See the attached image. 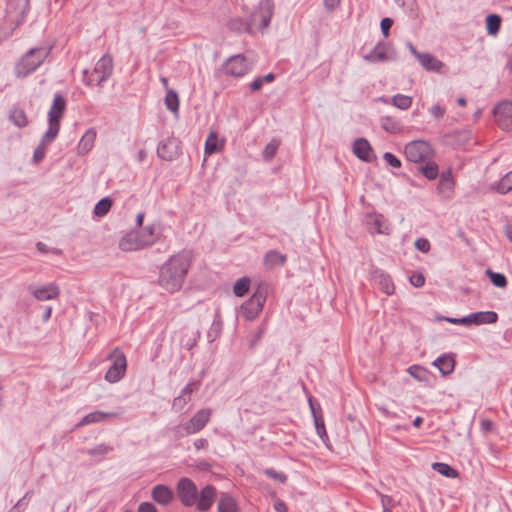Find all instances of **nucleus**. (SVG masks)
<instances>
[{"label": "nucleus", "instance_id": "nucleus-57", "mask_svg": "<svg viewBox=\"0 0 512 512\" xmlns=\"http://www.w3.org/2000/svg\"><path fill=\"white\" fill-rule=\"evenodd\" d=\"M393 25V20L389 17H385L380 22V28L383 36L386 38L389 36L390 29Z\"/></svg>", "mask_w": 512, "mask_h": 512}, {"label": "nucleus", "instance_id": "nucleus-27", "mask_svg": "<svg viewBox=\"0 0 512 512\" xmlns=\"http://www.w3.org/2000/svg\"><path fill=\"white\" fill-rule=\"evenodd\" d=\"M433 365L438 368L442 375L446 376L453 372L455 361L449 355H441L434 360Z\"/></svg>", "mask_w": 512, "mask_h": 512}, {"label": "nucleus", "instance_id": "nucleus-26", "mask_svg": "<svg viewBox=\"0 0 512 512\" xmlns=\"http://www.w3.org/2000/svg\"><path fill=\"white\" fill-rule=\"evenodd\" d=\"M420 64L428 71L439 72L443 67V63L430 53L417 55Z\"/></svg>", "mask_w": 512, "mask_h": 512}, {"label": "nucleus", "instance_id": "nucleus-34", "mask_svg": "<svg viewBox=\"0 0 512 512\" xmlns=\"http://www.w3.org/2000/svg\"><path fill=\"white\" fill-rule=\"evenodd\" d=\"M200 336H201V333L199 330H195V331L186 330L183 332V335L181 336L180 344L182 347L186 348L187 350H191L196 345Z\"/></svg>", "mask_w": 512, "mask_h": 512}, {"label": "nucleus", "instance_id": "nucleus-33", "mask_svg": "<svg viewBox=\"0 0 512 512\" xmlns=\"http://www.w3.org/2000/svg\"><path fill=\"white\" fill-rule=\"evenodd\" d=\"M375 279L378 283L380 290L383 291L385 294L392 295L394 293L395 286L393 284L391 277L388 274L381 272L375 276Z\"/></svg>", "mask_w": 512, "mask_h": 512}, {"label": "nucleus", "instance_id": "nucleus-61", "mask_svg": "<svg viewBox=\"0 0 512 512\" xmlns=\"http://www.w3.org/2000/svg\"><path fill=\"white\" fill-rule=\"evenodd\" d=\"M272 496L275 498L274 509L277 512H288L286 503L283 500L277 498L276 493H273Z\"/></svg>", "mask_w": 512, "mask_h": 512}, {"label": "nucleus", "instance_id": "nucleus-56", "mask_svg": "<svg viewBox=\"0 0 512 512\" xmlns=\"http://www.w3.org/2000/svg\"><path fill=\"white\" fill-rule=\"evenodd\" d=\"M383 159L386 161V163L394 168H400L401 167V161L391 152H385L383 155Z\"/></svg>", "mask_w": 512, "mask_h": 512}, {"label": "nucleus", "instance_id": "nucleus-47", "mask_svg": "<svg viewBox=\"0 0 512 512\" xmlns=\"http://www.w3.org/2000/svg\"><path fill=\"white\" fill-rule=\"evenodd\" d=\"M497 192L500 194H506L512 190V171L506 173L496 186Z\"/></svg>", "mask_w": 512, "mask_h": 512}, {"label": "nucleus", "instance_id": "nucleus-12", "mask_svg": "<svg viewBox=\"0 0 512 512\" xmlns=\"http://www.w3.org/2000/svg\"><path fill=\"white\" fill-rule=\"evenodd\" d=\"M498 320V314L494 311H479L471 313L462 318L463 325H482V324H493Z\"/></svg>", "mask_w": 512, "mask_h": 512}, {"label": "nucleus", "instance_id": "nucleus-18", "mask_svg": "<svg viewBox=\"0 0 512 512\" xmlns=\"http://www.w3.org/2000/svg\"><path fill=\"white\" fill-rule=\"evenodd\" d=\"M66 99L59 93H55L52 105L48 112V122H58L62 119L66 109Z\"/></svg>", "mask_w": 512, "mask_h": 512}, {"label": "nucleus", "instance_id": "nucleus-22", "mask_svg": "<svg viewBox=\"0 0 512 512\" xmlns=\"http://www.w3.org/2000/svg\"><path fill=\"white\" fill-rule=\"evenodd\" d=\"M363 59L370 63L387 61L388 56L386 44L384 42H378L369 53L363 55Z\"/></svg>", "mask_w": 512, "mask_h": 512}, {"label": "nucleus", "instance_id": "nucleus-35", "mask_svg": "<svg viewBox=\"0 0 512 512\" xmlns=\"http://www.w3.org/2000/svg\"><path fill=\"white\" fill-rule=\"evenodd\" d=\"M309 405H310L311 412H312V415L314 418V423H315V428H316L317 434L319 435V437L322 440H324L325 438L327 439L328 435H327V432L325 429L324 419H323L322 415L318 414L316 412V409H315L311 399L309 400Z\"/></svg>", "mask_w": 512, "mask_h": 512}, {"label": "nucleus", "instance_id": "nucleus-39", "mask_svg": "<svg viewBox=\"0 0 512 512\" xmlns=\"http://www.w3.org/2000/svg\"><path fill=\"white\" fill-rule=\"evenodd\" d=\"M419 170L428 180H434L439 175L438 165L433 161H427L419 167Z\"/></svg>", "mask_w": 512, "mask_h": 512}, {"label": "nucleus", "instance_id": "nucleus-23", "mask_svg": "<svg viewBox=\"0 0 512 512\" xmlns=\"http://www.w3.org/2000/svg\"><path fill=\"white\" fill-rule=\"evenodd\" d=\"M454 187V179L451 170H447L441 173L439 183L437 185V191L443 197H449Z\"/></svg>", "mask_w": 512, "mask_h": 512}, {"label": "nucleus", "instance_id": "nucleus-24", "mask_svg": "<svg viewBox=\"0 0 512 512\" xmlns=\"http://www.w3.org/2000/svg\"><path fill=\"white\" fill-rule=\"evenodd\" d=\"M137 232L145 248L152 246L159 240L157 226L155 224L147 225L146 227Z\"/></svg>", "mask_w": 512, "mask_h": 512}, {"label": "nucleus", "instance_id": "nucleus-3", "mask_svg": "<svg viewBox=\"0 0 512 512\" xmlns=\"http://www.w3.org/2000/svg\"><path fill=\"white\" fill-rule=\"evenodd\" d=\"M51 52V47H36L27 51L17 62L15 74L24 78L36 71L46 60Z\"/></svg>", "mask_w": 512, "mask_h": 512}, {"label": "nucleus", "instance_id": "nucleus-16", "mask_svg": "<svg viewBox=\"0 0 512 512\" xmlns=\"http://www.w3.org/2000/svg\"><path fill=\"white\" fill-rule=\"evenodd\" d=\"M30 0H9L7 3V12L10 15H15L16 24L19 25L25 19L29 11Z\"/></svg>", "mask_w": 512, "mask_h": 512}, {"label": "nucleus", "instance_id": "nucleus-40", "mask_svg": "<svg viewBox=\"0 0 512 512\" xmlns=\"http://www.w3.org/2000/svg\"><path fill=\"white\" fill-rule=\"evenodd\" d=\"M219 512H237V506L232 497L223 495L218 502Z\"/></svg>", "mask_w": 512, "mask_h": 512}, {"label": "nucleus", "instance_id": "nucleus-43", "mask_svg": "<svg viewBox=\"0 0 512 512\" xmlns=\"http://www.w3.org/2000/svg\"><path fill=\"white\" fill-rule=\"evenodd\" d=\"M165 104L167 109H169L171 112L177 113L179 109V98L178 94L172 90L167 89L166 96H165Z\"/></svg>", "mask_w": 512, "mask_h": 512}, {"label": "nucleus", "instance_id": "nucleus-21", "mask_svg": "<svg viewBox=\"0 0 512 512\" xmlns=\"http://www.w3.org/2000/svg\"><path fill=\"white\" fill-rule=\"evenodd\" d=\"M152 498L161 505L169 504L173 499V491L166 485H156L152 489Z\"/></svg>", "mask_w": 512, "mask_h": 512}, {"label": "nucleus", "instance_id": "nucleus-60", "mask_svg": "<svg viewBox=\"0 0 512 512\" xmlns=\"http://www.w3.org/2000/svg\"><path fill=\"white\" fill-rule=\"evenodd\" d=\"M430 114L437 120L443 118L445 114V109L441 107L439 104H435L430 108Z\"/></svg>", "mask_w": 512, "mask_h": 512}, {"label": "nucleus", "instance_id": "nucleus-30", "mask_svg": "<svg viewBox=\"0 0 512 512\" xmlns=\"http://www.w3.org/2000/svg\"><path fill=\"white\" fill-rule=\"evenodd\" d=\"M117 414L114 412H101V411H94L87 415H85L82 420L79 422L78 426H84L92 423H97L105 420L106 418L115 417Z\"/></svg>", "mask_w": 512, "mask_h": 512}, {"label": "nucleus", "instance_id": "nucleus-52", "mask_svg": "<svg viewBox=\"0 0 512 512\" xmlns=\"http://www.w3.org/2000/svg\"><path fill=\"white\" fill-rule=\"evenodd\" d=\"M264 473L269 477L274 479L275 481H278L282 484H284L287 481V475L283 472H278L274 470L273 468H267L264 470Z\"/></svg>", "mask_w": 512, "mask_h": 512}, {"label": "nucleus", "instance_id": "nucleus-20", "mask_svg": "<svg viewBox=\"0 0 512 512\" xmlns=\"http://www.w3.org/2000/svg\"><path fill=\"white\" fill-rule=\"evenodd\" d=\"M353 152L364 162H372L374 159L370 143L365 138H358L354 141Z\"/></svg>", "mask_w": 512, "mask_h": 512}, {"label": "nucleus", "instance_id": "nucleus-14", "mask_svg": "<svg viewBox=\"0 0 512 512\" xmlns=\"http://www.w3.org/2000/svg\"><path fill=\"white\" fill-rule=\"evenodd\" d=\"M200 387L199 381H191L189 382L182 390L179 396L174 398L172 403V408L179 412L184 409L186 404L191 400V394L195 391H198Z\"/></svg>", "mask_w": 512, "mask_h": 512}, {"label": "nucleus", "instance_id": "nucleus-45", "mask_svg": "<svg viewBox=\"0 0 512 512\" xmlns=\"http://www.w3.org/2000/svg\"><path fill=\"white\" fill-rule=\"evenodd\" d=\"M112 200L109 197L102 198L94 207V214L98 217L105 216L112 207Z\"/></svg>", "mask_w": 512, "mask_h": 512}, {"label": "nucleus", "instance_id": "nucleus-62", "mask_svg": "<svg viewBox=\"0 0 512 512\" xmlns=\"http://www.w3.org/2000/svg\"><path fill=\"white\" fill-rule=\"evenodd\" d=\"M480 428L481 430L484 432V433H490L493 431V428H494V423L492 420L490 419H482L480 421Z\"/></svg>", "mask_w": 512, "mask_h": 512}, {"label": "nucleus", "instance_id": "nucleus-28", "mask_svg": "<svg viewBox=\"0 0 512 512\" xmlns=\"http://www.w3.org/2000/svg\"><path fill=\"white\" fill-rule=\"evenodd\" d=\"M286 261V255L276 250H270L264 256V264L268 268L281 267L286 263Z\"/></svg>", "mask_w": 512, "mask_h": 512}, {"label": "nucleus", "instance_id": "nucleus-63", "mask_svg": "<svg viewBox=\"0 0 512 512\" xmlns=\"http://www.w3.org/2000/svg\"><path fill=\"white\" fill-rule=\"evenodd\" d=\"M138 512H157L154 504L150 502H143L138 507Z\"/></svg>", "mask_w": 512, "mask_h": 512}, {"label": "nucleus", "instance_id": "nucleus-31", "mask_svg": "<svg viewBox=\"0 0 512 512\" xmlns=\"http://www.w3.org/2000/svg\"><path fill=\"white\" fill-rule=\"evenodd\" d=\"M381 127L388 133L397 134L402 131L401 122L392 116H382L380 118Z\"/></svg>", "mask_w": 512, "mask_h": 512}, {"label": "nucleus", "instance_id": "nucleus-29", "mask_svg": "<svg viewBox=\"0 0 512 512\" xmlns=\"http://www.w3.org/2000/svg\"><path fill=\"white\" fill-rule=\"evenodd\" d=\"M9 120L18 128H24L29 124L25 111L16 106L9 111Z\"/></svg>", "mask_w": 512, "mask_h": 512}, {"label": "nucleus", "instance_id": "nucleus-38", "mask_svg": "<svg viewBox=\"0 0 512 512\" xmlns=\"http://www.w3.org/2000/svg\"><path fill=\"white\" fill-rule=\"evenodd\" d=\"M501 26V17L497 14H489L486 17V29L489 35H496Z\"/></svg>", "mask_w": 512, "mask_h": 512}, {"label": "nucleus", "instance_id": "nucleus-53", "mask_svg": "<svg viewBox=\"0 0 512 512\" xmlns=\"http://www.w3.org/2000/svg\"><path fill=\"white\" fill-rule=\"evenodd\" d=\"M409 281L414 287L420 288L425 284V277L421 272H414Z\"/></svg>", "mask_w": 512, "mask_h": 512}, {"label": "nucleus", "instance_id": "nucleus-17", "mask_svg": "<svg viewBox=\"0 0 512 512\" xmlns=\"http://www.w3.org/2000/svg\"><path fill=\"white\" fill-rule=\"evenodd\" d=\"M119 248L124 252H131L144 249L143 242L135 230L127 232L119 241Z\"/></svg>", "mask_w": 512, "mask_h": 512}, {"label": "nucleus", "instance_id": "nucleus-7", "mask_svg": "<svg viewBox=\"0 0 512 512\" xmlns=\"http://www.w3.org/2000/svg\"><path fill=\"white\" fill-rule=\"evenodd\" d=\"M177 494L184 506L191 507L197 502L198 489L191 479L183 477L178 481Z\"/></svg>", "mask_w": 512, "mask_h": 512}, {"label": "nucleus", "instance_id": "nucleus-58", "mask_svg": "<svg viewBox=\"0 0 512 512\" xmlns=\"http://www.w3.org/2000/svg\"><path fill=\"white\" fill-rule=\"evenodd\" d=\"M83 82L85 85L91 86V85H98V75H92V71L85 69L83 71Z\"/></svg>", "mask_w": 512, "mask_h": 512}, {"label": "nucleus", "instance_id": "nucleus-13", "mask_svg": "<svg viewBox=\"0 0 512 512\" xmlns=\"http://www.w3.org/2000/svg\"><path fill=\"white\" fill-rule=\"evenodd\" d=\"M28 290L39 301L53 300L60 294L59 287L54 283L41 287L30 285Z\"/></svg>", "mask_w": 512, "mask_h": 512}, {"label": "nucleus", "instance_id": "nucleus-25", "mask_svg": "<svg viewBox=\"0 0 512 512\" xmlns=\"http://www.w3.org/2000/svg\"><path fill=\"white\" fill-rule=\"evenodd\" d=\"M96 139V131L93 128L88 129L78 143L77 151L79 155L87 154L93 147Z\"/></svg>", "mask_w": 512, "mask_h": 512}, {"label": "nucleus", "instance_id": "nucleus-10", "mask_svg": "<svg viewBox=\"0 0 512 512\" xmlns=\"http://www.w3.org/2000/svg\"><path fill=\"white\" fill-rule=\"evenodd\" d=\"M497 125L504 131L512 130V102H499L493 109Z\"/></svg>", "mask_w": 512, "mask_h": 512}, {"label": "nucleus", "instance_id": "nucleus-11", "mask_svg": "<svg viewBox=\"0 0 512 512\" xmlns=\"http://www.w3.org/2000/svg\"><path fill=\"white\" fill-rule=\"evenodd\" d=\"M223 68L227 75L236 78L244 76L249 70L247 60L242 54L229 57L224 63Z\"/></svg>", "mask_w": 512, "mask_h": 512}, {"label": "nucleus", "instance_id": "nucleus-48", "mask_svg": "<svg viewBox=\"0 0 512 512\" xmlns=\"http://www.w3.org/2000/svg\"><path fill=\"white\" fill-rule=\"evenodd\" d=\"M250 286V279L247 277L240 278L236 281L233 292L237 297H243L248 291Z\"/></svg>", "mask_w": 512, "mask_h": 512}, {"label": "nucleus", "instance_id": "nucleus-1", "mask_svg": "<svg viewBox=\"0 0 512 512\" xmlns=\"http://www.w3.org/2000/svg\"><path fill=\"white\" fill-rule=\"evenodd\" d=\"M191 266V257L181 252L170 257L161 267L158 283L166 291L174 293L182 287Z\"/></svg>", "mask_w": 512, "mask_h": 512}, {"label": "nucleus", "instance_id": "nucleus-19", "mask_svg": "<svg viewBox=\"0 0 512 512\" xmlns=\"http://www.w3.org/2000/svg\"><path fill=\"white\" fill-rule=\"evenodd\" d=\"M216 496V489L212 485H206L197 498L196 506L199 511H207L211 508Z\"/></svg>", "mask_w": 512, "mask_h": 512}, {"label": "nucleus", "instance_id": "nucleus-64", "mask_svg": "<svg viewBox=\"0 0 512 512\" xmlns=\"http://www.w3.org/2000/svg\"><path fill=\"white\" fill-rule=\"evenodd\" d=\"M195 467L200 471H210L212 465L206 460H198Z\"/></svg>", "mask_w": 512, "mask_h": 512}, {"label": "nucleus", "instance_id": "nucleus-2", "mask_svg": "<svg viewBox=\"0 0 512 512\" xmlns=\"http://www.w3.org/2000/svg\"><path fill=\"white\" fill-rule=\"evenodd\" d=\"M273 16V4L266 0L261 3L259 8L253 11L249 19L245 20L240 17L232 18L228 21L227 26L230 30L239 33H250L252 28L259 25V29L263 30L270 24Z\"/></svg>", "mask_w": 512, "mask_h": 512}, {"label": "nucleus", "instance_id": "nucleus-42", "mask_svg": "<svg viewBox=\"0 0 512 512\" xmlns=\"http://www.w3.org/2000/svg\"><path fill=\"white\" fill-rule=\"evenodd\" d=\"M391 103L398 109L407 110L412 105V97L403 94H396L391 98Z\"/></svg>", "mask_w": 512, "mask_h": 512}, {"label": "nucleus", "instance_id": "nucleus-44", "mask_svg": "<svg viewBox=\"0 0 512 512\" xmlns=\"http://www.w3.org/2000/svg\"><path fill=\"white\" fill-rule=\"evenodd\" d=\"M432 467L435 471L448 478H455L458 476L457 470L449 464L436 462L432 465Z\"/></svg>", "mask_w": 512, "mask_h": 512}, {"label": "nucleus", "instance_id": "nucleus-46", "mask_svg": "<svg viewBox=\"0 0 512 512\" xmlns=\"http://www.w3.org/2000/svg\"><path fill=\"white\" fill-rule=\"evenodd\" d=\"M113 448L107 444H99L93 448L88 449L87 453L91 457H95L98 460H102Z\"/></svg>", "mask_w": 512, "mask_h": 512}, {"label": "nucleus", "instance_id": "nucleus-6", "mask_svg": "<svg viewBox=\"0 0 512 512\" xmlns=\"http://www.w3.org/2000/svg\"><path fill=\"white\" fill-rule=\"evenodd\" d=\"M404 153L407 160L414 163L425 162L433 154L431 145L423 140H414L406 144Z\"/></svg>", "mask_w": 512, "mask_h": 512}, {"label": "nucleus", "instance_id": "nucleus-51", "mask_svg": "<svg viewBox=\"0 0 512 512\" xmlns=\"http://www.w3.org/2000/svg\"><path fill=\"white\" fill-rule=\"evenodd\" d=\"M264 333H265V325H261L253 332V334L249 340L250 349H254L261 342Z\"/></svg>", "mask_w": 512, "mask_h": 512}, {"label": "nucleus", "instance_id": "nucleus-37", "mask_svg": "<svg viewBox=\"0 0 512 512\" xmlns=\"http://www.w3.org/2000/svg\"><path fill=\"white\" fill-rule=\"evenodd\" d=\"M49 128L46 131V133L41 138L40 143L44 145H49L51 142L54 141V139L58 136L59 130H60V123L58 122H48Z\"/></svg>", "mask_w": 512, "mask_h": 512}, {"label": "nucleus", "instance_id": "nucleus-5", "mask_svg": "<svg viewBox=\"0 0 512 512\" xmlns=\"http://www.w3.org/2000/svg\"><path fill=\"white\" fill-rule=\"evenodd\" d=\"M112 361L111 366L105 373L104 379L109 383L119 382L126 374L127 359L125 354L118 348H114L107 356Z\"/></svg>", "mask_w": 512, "mask_h": 512}, {"label": "nucleus", "instance_id": "nucleus-50", "mask_svg": "<svg viewBox=\"0 0 512 512\" xmlns=\"http://www.w3.org/2000/svg\"><path fill=\"white\" fill-rule=\"evenodd\" d=\"M218 138L215 132H211L205 142V152L207 154H213L219 150Z\"/></svg>", "mask_w": 512, "mask_h": 512}, {"label": "nucleus", "instance_id": "nucleus-32", "mask_svg": "<svg viewBox=\"0 0 512 512\" xmlns=\"http://www.w3.org/2000/svg\"><path fill=\"white\" fill-rule=\"evenodd\" d=\"M222 327H223V322L221 319L220 312H219V310H216L213 322L210 326V329L207 332V339L210 343L215 341L219 337V335L222 331Z\"/></svg>", "mask_w": 512, "mask_h": 512}, {"label": "nucleus", "instance_id": "nucleus-15", "mask_svg": "<svg viewBox=\"0 0 512 512\" xmlns=\"http://www.w3.org/2000/svg\"><path fill=\"white\" fill-rule=\"evenodd\" d=\"M113 71V60L109 55L102 56L96 63L92 75H98V85L105 82Z\"/></svg>", "mask_w": 512, "mask_h": 512}, {"label": "nucleus", "instance_id": "nucleus-49", "mask_svg": "<svg viewBox=\"0 0 512 512\" xmlns=\"http://www.w3.org/2000/svg\"><path fill=\"white\" fill-rule=\"evenodd\" d=\"M486 274L489 276L492 284L498 288H505L507 286V278L504 274L499 272H493L491 269H487Z\"/></svg>", "mask_w": 512, "mask_h": 512}, {"label": "nucleus", "instance_id": "nucleus-9", "mask_svg": "<svg viewBox=\"0 0 512 512\" xmlns=\"http://www.w3.org/2000/svg\"><path fill=\"white\" fill-rule=\"evenodd\" d=\"M212 415V409L204 408L198 410L191 419L186 422L183 429L187 435L198 433L205 428L207 423L210 421Z\"/></svg>", "mask_w": 512, "mask_h": 512}, {"label": "nucleus", "instance_id": "nucleus-55", "mask_svg": "<svg viewBox=\"0 0 512 512\" xmlns=\"http://www.w3.org/2000/svg\"><path fill=\"white\" fill-rule=\"evenodd\" d=\"M415 247L422 253H428L431 249V245L428 239L426 238H418L415 241Z\"/></svg>", "mask_w": 512, "mask_h": 512}, {"label": "nucleus", "instance_id": "nucleus-36", "mask_svg": "<svg viewBox=\"0 0 512 512\" xmlns=\"http://www.w3.org/2000/svg\"><path fill=\"white\" fill-rule=\"evenodd\" d=\"M409 374L420 382L428 383L430 380V372L419 365H412L408 369Z\"/></svg>", "mask_w": 512, "mask_h": 512}, {"label": "nucleus", "instance_id": "nucleus-8", "mask_svg": "<svg viewBox=\"0 0 512 512\" xmlns=\"http://www.w3.org/2000/svg\"><path fill=\"white\" fill-rule=\"evenodd\" d=\"M181 154V142L176 137H168L159 142L157 155L165 161H173Z\"/></svg>", "mask_w": 512, "mask_h": 512}, {"label": "nucleus", "instance_id": "nucleus-4", "mask_svg": "<svg viewBox=\"0 0 512 512\" xmlns=\"http://www.w3.org/2000/svg\"><path fill=\"white\" fill-rule=\"evenodd\" d=\"M266 297L267 286L264 284L258 285L257 289L254 291L250 299L246 301L244 304H242V316L249 321L254 320L262 311L263 306L266 302Z\"/></svg>", "mask_w": 512, "mask_h": 512}, {"label": "nucleus", "instance_id": "nucleus-59", "mask_svg": "<svg viewBox=\"0 0 512 512\" xmlns=\"http://www.w3.org/2000/svg\"><path fill=\"white\" fill-rule=\"evenodd\" d=\"M380 497L383 509L391 510L395 506L396 502L391 496L380 494Z\"/></svg>", "mask_w": 512, "mask_h": 512}, {"label": "nucleus", "instance_id": "nucleus-41", "mask_svg": "<svg viewBox=\"0 0 512 512\" xmlns=\"http://www.w3.org/2000/svg\"><path fill=\"white\" fill-rule=\"evenodd\" d=\"M280 143V140L274 138L265 146L262 152V157L265 161L269 162L275 157Z\"/></svg>", "mask_w": 512, "mask_h": 512}, {"label": "nucleus", "instance_id": "nucleus-54", "mask_svg": "<svg viewBox=\"0 0 512 512\" xmlns=\"http://www.w3.org/2000/svg\"><path fill=\"white\" fill-rule=\"evenodd\" d=\"M46 145L39 143L33 153V160L35 163L41 162L46 154Z\"/></svg>", "mask_w": 512, "mask_h": 512}]
</instances>
